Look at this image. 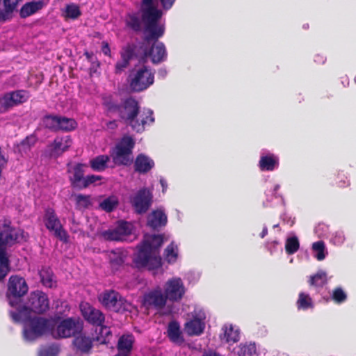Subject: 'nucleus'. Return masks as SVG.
Returning <instances> with one entry per match:
<instances>
[{"label": "nucleus", "instance_id": "obj_1", "mask_svg": "<svg viewBox=\"0 0 356 356\" xmlns=\"http://www.w3.org/2000/svg\"><path fill=\"white\" fill-rule=\"evenodd\" d=\"M163 243V236L161 234L145 235L143 241L137 245L138 252L133 259L135 267L149 270L159 268L161 266L159 253Z\"/></svg>", "mask_w": 356, "mask_h": 356}, {"label": "nucleus", "instance_id": "obj_2", "mask_svg": "<svg viewBox=\"0 0 356 356\" xmlns=\"http://www.w3.org/2000/svg\"><path fill=\"white\" fill-rule=\"evenodd\" d=\"M118 116L126 125L137 133H142L145 131V125L154 122L153 111L150 109L140 111L138 102L132 97L122 101Z\"/></svg>", "mask_w": 356, "mask_h": 356}, {"label": "nucleus", "instance_id": "obj_3", "mask_svg": "<svg viewBox=\"0 0 356 356\" xmlns=\"http://www.w3.org/2000/svg\"><path fill=\"white\" fill-rule=\"evenodd\" d=\"M144 24L145 36L140 46L142 58L150 57L154 64H159L167 58L165 44L159 39L165 33V24H156L153 28L147 29V23Z\"/></svg>", "mask_w": 356, "mask_h": 356}, {"label": "nucleus", "instance_id": "obj_4", "mask_svg": "<svg viewBox=\"0 0 356 356\" xmlns=\"http://www.w3.org/2000/svg\"><path fill=\"white\" fill-rule=\"evenodd\" d=\"M95 335L91 336L86 333H80L74 337L72 341L73 349L79 355H89L95 344L108 345L113 337L108 327H100L99 332L96 330Z\"/></svg>", "mask_w": 356, "mask_h": 356}, {"label": "nucleus", "instance_id": "obj_5", "mask_svg": "<svg viewBox=\"0 0 356 356\" xmlns=\"http://www.w3.org/2000/svg\"><path fill=\"white\" fill-rule=\"evenodd\" d=\"M18 238L19 232L10 226L4 224L0 229V282H3L10 272L6 246L15 243Z\"/></svg>", "mask_w": 356, "mask_h": 356}, {"label": "nucleus", "instance_id": "obj_6", "mask_svg": "<svg viewBox=\"0 0 356 356\" xmlns=\"http://www.w3.org/2000/svg\"><path fill=\"white\" fill-rule=\"evenodd\" d=\"M56 323L53 319L41 316L29 317L24 323L23 334L28 341L36 339L51 332Z\"/></svg>", "mask_w": 356, "mask_h": 356}, {"label": "nucleus", "instance_id": "obj_7", "mask_svg": "<svg viewBox=\"0 0 356 356\" xmlns=\"http://www.w3.org/2000/svg\"><path fill=\"white\" fill-rule=\"evenodd\" d=\"M154 0H142L140 6V13H142V19L143 23H147V29L153 28L159 23L162 17L163 12L157 8L154 4ZM162 8L164 10L170 9L175 0H159Z\"/></svg>", "mask_w": 356, "mask_h": 356}, {"label": "nucleus", "instance_id": "obj_8", "mask_svg": "<svg viewBox=\"0 0 356 356\" xmlns=\"http://www.w3.org/2000/svg\"><path fill=\"white\" fill-rule=\"evenodd\" d=\"M135 144L131 136H123L110 152L113 163L117 165H130L134 161L133 149Z\"/></svg>", "mask_w": 356, "mask_h": 356}, {"label": "nucleus", "instance_id": "obj_9", "mask_svg": "<svg viewBox=\"0 0 356 356\" xmlns=\"http://www.w3.org/2000/svg\"><path fill=\"white\" fill-rule=\"evenodd\" d=\"M99 302L107 309L118 312H131L134 305L114 290H106L98 296Z\"/></svg>", "mask_w": 356, "mask_h": 356}, {"label": "nucleus", "instance_id": "obj_10", "mask_svg": "<svg viewBox=\"0 0 356 356\" xmlns=\"http://www.w3.org/2000/svg\"><path fill=\"white\" fill-rule=\"evenodd\" d=\"M154 81V74L146 66L132 70L128 76L129 88L135 92L147 89Z\"/></svg>", "mask_w": 356, "mask_h": 356}, {"label": "nucleus", "instance_id": "obj_11", "mask_svg": "<svg viewBox=\"0 0 356 356\" xmlns=\"http://www.w3.org/2000/svg\"><path fill=\"white\" fill-rule=\"evenodd\" d=\"M28 290L29 286L24 278L19 275H11L8 282L6 291L9 305L11 307H17Z\"/></svg>", "mask_w": 356, "mask_h": 356}, {"label": "nucleus", "instance_id": "obj_12", "mask_svg": "<svg viewBox=\"0 0 356 356\" xmlns=\"http://www.w3.org/2000/svg\"><path fill=\"white\" fill-rule=\"evenodd\" d=\"M42 123L45 129L52 132H69L77 127V122L74 118L53 114H47L42 118Z\"/></svg>", "mask_w": 356, "mask_h": 356}, {"label": "nucleus", "instance_id": "obj_13", "mask_svg": "<svg viewBox=\"0 0 356 356\" xmlns=\"http://www.w3.org/2000/svg\"><path fill=\"white\" fill-rule=\"evenodd\" d=\"M72 143V138L70 136H56L51 143L47 145L42 156L47 159H56L67 151Z\"/></svg>", "mask_w": 356, "mask_h": 356}, {"label": "nucleus", "instance_id": "obj_14", "mask_svg": "<svg viewBox=\"0 0 356 356\" xmlns=\"http://www.w3.org/2000/svg\"><path fill=\"white\" fill-rule=\"evenodd\" d=\"M29 98L30 93L26 90L7 92L0 99V113H6L13 107L26 102Z\"/></svg>", "mask_w": 356, "mask_h": 356}, {"label": "nucleus", "instance_id": "obj_15", "mask_svg": "<svg viewBox=\"0 0 356 356\" xmlns=\"http://www.w3.org/2000/svg\"><path fill=\"white\" fill-rule=\"evenodd\" d=\"M81 329L82 326L79 321L73 318H67L61 321L56 330L53 329L51 334L55 339L69 338L72 336L75 337Z\"/></svg>", "mask_w": 356, "mask_h": 356}, {"label": "nucleus", "instance_id": "obj_16", "mask_svg": "<svg viewBox=\"0 0 356 356\" xmlns=\"http://www.w3.org/2000/svg\"><path fill=\"white\" fill-rule=\"evenodd\" d=\"M152 193L147 188L138 190L130 197V203L138 214L145 213L152 203Z\"/></svg>", "mask_w": 356, "mask_h": 356}, {"label": "nucleus", "instance_id": "obj_17", "mask_svg": "<svg viewBox=\"0 0 356 356\" xmlns=\"http://www.w3.org/2000/svg\"><path fill=\"white\" fill-rule=\"evenodd\" d=\"M44 221L47 229L49 231H53L56 237L63 242H67L68 234L63 229L59 218L53 209L48 208L46 209Z\"/></svg>", "mask_w": 356, "mask_h": 356}, {"label": "nucleus", "instance_id": "obj_18", "mask_svg": "<svg viewBox=\"0 0 356 356\" xmlns=\"http://www.w3.org/2000/svg\"><path fill=\"white\" fill-rule=\"evenodd\" d=\"M26 307L29 313L32 312L37 314H42L49 309V300L45 293L41 291H33L30 294Z\"/></svg>", "mask_w": 356, "mask_h": 356}, {"label": "nucleus", "instance_id": "obj_19", "mask_svg": "<svg viewBox=\"0 0 356 356\" xmlns=\"http://www.w3.org/2000/svg\"><path fill=\"white\" fill-rule=\"evenodd\" d=\"M166 302V297L160 286L145 293L143 298V305L147 309L160 310L165 307Z\"/></svg>", "mask_w": 356, "mask_h": 356}, {"label": "nucleus", "instance_id": "obj_20", "mask_svg": "<svg viewBox=\"0 0 356 356\" xmlns=\"http://www.w3.org/2000/svg\"><path fill=\"white\" fill-rule=\"evenodd\" d=\"M80 310L83 318L90 324L104 327V314L102 311L95 308L88 302L80 304Z\"/></svg>", "mask_w": 356, "mask_h": 356}, {"label": "nucleus", "instance_id": "obj_21", "mask_svg": "<svg viewBox=\"0 0 356 356\" xmlns=\"http://www.w3.org/2000/svg\"><path fill=\"white\" fill-rule=\"evenodd\" d=\"M185 293V289L180 278L169 280L165 285L164 295L166 300L172 302L179 301Z\"/></svg>", "mask_w": 356, "mask_h": 356}, {"label": "nucleus", "instance_id": "obj_22", "mask_svg": "<svg viewBox=\"0 0 356 356\" xmlns=\"http://www.w3.org/2000/svg\"><path fill=\"white\" fill-rule=\"evenodd\" d=\"M85 164L79 163L68 169L67 172L70 174L69 181L72 188L80 191L81 186L85 177Z\"/></svg>", "mask_w": 356, "mask_h": 356}, {"label": "nucleus", "instance_id": "obj_23", "mask_svg": "<svg viewBox=\"0 0 356 356\" xmlns=\"http://www.w3.org/2000/svg\"><path fill=\"white\" fill-rule=\"evenodd\" d=\"M168 222V218L162 209L152 211L147 216V225L152 229H157L165 226Z\"/></svg>", "mask_w": 356, "mask_h": 356}, {"label": "nucleus", "instance_id": "obj_24", "mask_svg": "<svg viewBox=\"0 0 356 356\" xmlns=\"http://www.w3.org/2000/svg\"><path fill=\"white\" fill-rule=\"evenodd\" d=\"M154 166V161L143 154H139L135 159L134 170L140 174L148 172Z\"/></svg>", "mask_w": 356, "mask_h": 356}, {"label": "nucleus", "instance_id": "obj_25", "mask_svg": "<svg viewBox=\"0 0 356 356\" xmlns=\"http://www.w3.org/2000/svg\"><path fill=\"white\" fill-rule=\"evenodd\" d=\"M278 165L279 160L273 154L261 156L259 162V167L262 171H273Z\"/></svg>", "mask_w": 356, "mask_h": 356}, {"label": "nucleus", "instance_id": "obj_26", "mask_svg": "<svg viewBox=\"0 0 356 356\" xmlns=\"http://www.w3.org/2000/svg\"><path fill=\"white\" fill-rule=\"evenodd\" d=\"M134 341V338L132 334L122 335L118 341V354H127L129 355L132 349Z\"/></svg>", "mask_w": 356, "mask_h": 356}, {"label": "nucleus", "instance_id": "obj_27", "mask_svg": "<svg viewBox=\"0 0 356 356\" xmlns=\"http://www.w3.org/2000/svg\"><path fill=\"white\" fill-rule=\"evenodd\" d=\"M44 6V3L42 1L28 2L21 8L20 17L26 18L41 10Z\"/></svg>", "mask_w": 356, "mask_h": 356}, {"label": "nucleus", "instance_id": "obj_28", "mask_svg": "<svg viewBox=\"0 0 356 356\" xmlns=\"http://www.w3.org/2000/svg\"><path fill=\"white\" fill-rule=\"evenodd\" d=\"M204 329V323L197 318L190 320L185 324V330L190 336H198L203 332Z\"/></svg>", "mask_w": 356, "mask_h": 356}, {"label": "nucleus", "instance_id": "obj_29", "mask_svg": "<svg viewBox=\"0 0 356 356\" xmlns=\"http://www.w3.org/2000/svg\"><path fill=\"white\" fill-rule=\"evenodd\" d=\"M222 330L223 334L220 335V339L227 343H236L239 340V330L234 329L232 325H225Z\"/></svg>", "mask_w": 356, "mask_h": 356}, {"label": "nucleus", "instance_id": "obj_30", "mask_svg": "<svg viewBox=\"0 0 356 356\" xmlns=\"http://www.w3.org/2000/svg\"><path fill=\"white\" fill-rule=\"evenodd\" d=\"M142 17H140L139 13H134L128 14L126 19V25L135 32H140L142 30Z\"/></svg>", "mask_w": 356, "mask_h": 356}, {"label": "nucleus", "instance_id": "obj_31", "mask_svg": "<svg viewBox=\"0 0 356 356\" xmlns=\"http://www.w3.org/2000/svg\"><path fill=\"white\" fill-rule=\"evenodd\" d=\"M110 157L107 155H99L90 161V168L96 172H102L107 168Z\"/></svg>", "mask_w": 356, "mask_h": 356}, {"label": "nucleus", "instance_id": "obj_32", "mask_svg": "<svg viewBox=\"0 0 356 356\" xmlns=\"http://www.w3.org/2000/svg\"><path fill=\"white\" fill-rule=\"evenodd\" d=\"M308 283L311 287H314L317 289L323 288L327 283V275L325 272L318 270L316 274L311 275Z\"/></svg>", "mask_w": 356, "mask_h": 356}, {"label": "nucleus", "instance_id": "obj_33", "mask_svg": "<svg viewBox=\"0 0 356 356\" xmlns=\"http://www.w3.org/2000/svg\"><path fill=\"white\" fill-rule=\"evenodd\" d=\"M168 337L173 342H182L183 337L180 331L179 324L177 321H171L168 327Z\"/></svg>", "mask_w": 356, "mask_h": 356}, {"label": "nucleus", "instance_id": "obj_34", "mask_svg": "<svg viewBox=\"0 0 356 356\" xmlns=\"http://www.w3.org/2000/svg\"><path fill=\"white\" fill-rule=\"evenodd\" d=\"M296 306L299 310H307L309 308H313L314 304L312 299L309 294L305 292H300L298 294V298L296 301Z\"/></svg>", "mask_w": 356, "mask_h": 356}, {"label": "nucleus", "instance_id": "obj_35", "mask_svg": "<svg viewBox=\"0 0 356 356\" xmlns=\"http://www.w3.org/2000/svg\"><path fill=\"white\" fill-rule=\"evenodd\" d=\"M119 204L117 197L112 195L106 197L99 204V207L104 211L110 213L113 211Z\"/></svg>", "mask_w": 356, "mask_h": 356}, {"label": "nucleus", "instance_id": "obj_36", "mask_svg": "<svg viewBox=\"0 0 356 356\" xmlns=\"http://www.w3.org/2000/svg\"><path fill=\"white\" fill-rule=\"evenodd\" d=\"M40 277L42 284L48 288H52L55 285L53 280V273L50 269L42 268L40 271Z\"/></svg>", "mask_w": 356, "mask_h": 356}, {"label": "nucleus", "instance_id": "obj_37", "mask_svg": "<svg viewBox=\"0 0 356 356\" xmlns=\"http://www.w3.org/2000/svg\"><path fill=\"white\" fill-rule=\"evenodd\" d=\"M164 256L168 263L176 261L178 256V248L174 242L170 243L165 249Z\"/></svg>", "mask_w": 356, "mask_h": 356}, {"label": "nucleus", "instance_id": "obj_38", "mask_svg": "<svg viewBox=\"0 0 356 356\" xmlns=\"http://www.w3.org/2000/svg\"><path fill=\"white\" fill-rule=\"evenodd\" d=\"M300 248V243L297 236L289 237L285 243V251L289 255L295 254Z\"/></svg>", "mask_w": 356, "mask_h": 356}, {"label": "nucleus", "instance_id": "obj_39", "mask_svg": "<svg viewBox=\"0 0 356 356\" xmlns=\"http://www.w3.org/2000/svg\"><path fill=\"white\" fill-rule=\"evenodd\" d=\"M29 312L28 311V308L26 306H23L20 308H18L17 312L11 311L10 312V316L13 320L14 322H21L26 321L29 318L28 315Z\"/></svg>", "mask_w": 356, "mask_h": 356}, {"label": "nucleus", "instance_id": "obj_40", "mask_svg": "<svg viewBox=\"0 0 356 356\" xmlns=\"http://www.w3.org/2000/svg\"><path fill=\"white\" fill-rule=\"evenodd\" d=\"M136 45L135 44H127L124 46L120 52L121 59H125L130 62V60L134 57L136 56Z\"/></svg>", "mask_w": 356, "mask_h": 356}, {"label": "nucleus", "instance_id": "obj_41", "mask_svg": "<svg viewBox=\"0 0 356 356\" xmlns=\"http://www.w3.org/2000/svg\"><path fill=\"white\" fill-rule=\"evenodd\" d=\"M136 45L135 44H127L124 46L120 52L121 59H125L130 62V60L134 57L136 56Z\"/></svg>", "mask_w": 356, "mask_h": 356}, {"label": "nucleus", "instance_id": "obj_42", "mask_svg": "<svg viewBox=\"0 0 356 356\" xmlns=\"http://www.w3.org/2000/svg\"><path fill=\"white\" fill-rule=\"evenodd\" d=\"M76 207L78 209H84L91 205L90 195L78 194L75 195Z\"/></svg>", "mask_w": 356, "mask_h": 356}, {"label": "nucleus", "instance_id": "obj_43", "mask_svg": "<svg viewBox=\"0 0 356 356\" xmlns=\"http://www.w3.org/2000/svg\"><path fill=\"white\" fill-rule=\"evenodd\" d=\"M115 228L123 241H126L131 234V225L126 221H120Z\"/></svg>", "mask_w": 356, "mask_h": 356}, {"label": "nucleus", "instance_id": "obj_44", "mask_svg": "<svg viewBox=\"0 0 356 356\" xmlns=\"http://www.w3.org/2000/svg\"><path fill=\"white\" fill-rule=\"evenodd\" d=\"M81 15L79 6L74 3L67 4L65 7V17L76 19Z\"/></svg>", "mask_w": 356, "mask_h": 356}, {"label": "nucleus", "instance_id": "obj_45", "mask_svg": "<svg viewBox=\"0 0 356 356\" xmlns=\"http://www.w3.org/2000/svg\"><path fill=\"white\" fill-rule=\"evenodd\" d=\"M103 105L106 107V111L109 113L118 114L121 104L113 100L111 97H106L103 98Z\"/></svg>", "mask_w": 356, "mask_h": 356}, {"label": "nucleus", "instance_id": "obj_46", "mask_svg": "<svg viewBox=\"0 0 356 356\" xmlns=\"http://www.w3.org/2000/svg\"><path fill=\"white\" fill-rule=\"evenodd\" d=\"M332 185L342 188L348 186L350 185V181L343 172H338L333 178Z\"/></svg>", "mask_w": 356, "mask_h": 356}, {"label": "nucleus", "instance_id": "obj_47", "mask_svg": "<svg viewBox=\"0 0 356 356\" xmlns=\"http://www.w3.org/2000/svg\"><path fill=\"white\" fill-rule=\"evenodd\" d=\"M256 353V346L254 343L240 344L238 355L240 356H252Z\"/></svg>", "mask_w": 356, "mask_h": 356}, {"label": "nucleus", "instance_id": "obj_48", "mask_svg": "<svg viewBox=\"0 0 356 356\" xmlns=\"http://www.w3.org/2000/svg\"><path fill=\"white\" fill-rule=\"evenodd\" d=\"M312 249L317 252L316 255L315 257L318 261H322L325 259V243L322 241H318L312 244Z\"/></svg>", "mask_w": 356, "mask_h": 356}, {"label": "nucleus", "instance_id": "obj_49", "mask_svg": "<svg viewBox=\"0 0 356 356\" xmlns=\"http://www.w3.org/2000/svg\"><path fill=\"white\" fill-rule=\"evenodd\" d=\"M332 299L334 302L341 304L346 300L347 295L341 287H337L333 290Z\"/></svg>", "mask_w": 356, "mask_h": 356}, {"label": "nucleus", "instance_id": "obj_50", "mask_svg": "<svg viewBox=\"0 0 356 356\" xmlns=\"http://www.w3.org/2000/svg\"><path fill=\"white\" fill-rule=\"evenodd\" d=\"M103 177L101 175H90L84 177L83 181L80 188V191L89 187L92 184H95L97 181H101Z\"/></svg>", "mask_w": 356, "mask_h": 356}, {"label": "nucleus", "instance_id": "obj_51", "mask_svg": "<svg viewBox=\"0 0 356 356\" xmlns=\"http://www.w3.org/2000/svg\"><path fill=\"white\" fill-rule=\"evenodd\" d=\"M120 233L116 228L113 229H108L102 233L103 237L108 241H124L122 238L120 236Z\"/></svg>", "mask_w": 356, "mask_h": 356}, {"label": "nucleus", "instance_id": "obj_52", "mask_svg": "<svg viewBox=\"0 0 356 356\" xmlns=\"http://www.w3.org/2000/svg\"><path fill=\"white\" fill-rule=\"evenodd\" d=\"M36 142V139L34 136H27L26 138H24L19 145V149L20 151L26 152L28 150H30L31 147H33Z\"/></svg>", "mask_w": 356, "mask_h": 356}, {"label": "nucleus", "instance_id": "obj_53", "mask_svg": "<svg viewBox=\"0 0 356 356\" xmlns=\"http://www.w3.org/2000/svg\"><path fill=\"white\" fill-rule=\"evenodd\" d=\"M22 0H3L4 13L5 17L6 15L12 13L17 8V4Z\"/></svg>", "mask_w": 356, "mask_h": 356}, {"label": "nucleus", "instance_id": "obj_54", "mask_svg": "<svg viewBox=\"0 0 356 356\" xmlns=\"http://www.w3.org/2000/svg\"><path fill=\"white\" fill-rule=\"evenodd\" d=\"M58 353V348L54 346H48L40 350V356H54Z\"/></svg>", "mask_w": 356, "mask_h": 356}, {"label": "nucleus", "instance_id": "obj_55", "mask_svg": "<svg viewBox=\"0 0 356 356\" xmlns=\"http://www.w3.org/2000/svg\"><path fill=\"white\" fill-rule=\"evenodd\" d=\"M130 62L125 59H121V60L116 63L115 66V72L116 74H121L129 65Z\"/></svg>", "mask_w": 356, "mask_h": 356}, {"label": "nucleus", "instance_id": "obj_56", "mask_svg": "<svg viewBox=\"0 0 356 356\" xmlns=\"http://www.w3.org/2000/svg\"><path fill=\"white\" fill-rule=\"evenodd\" d=\"M102 51L106 56H111V49L107 42L103 41L102 43Z\"/></svg>", "mask_w": 356, "mask_h": 356}, {"label": "nucleus", "instance_id": "obj_57", "mask_svg": "<svg viewBox=\"0 0 356 356\" xmlns=\"http://www.w3.org/2000/svg\"><path fill=\"white\" fill-rule=\"evenodd\" d=\"M124 261L122 257H118L113 259L111 260V264L113 267L114 266H120L123 264Z\"/></svg>", "mask_w": 356, "mask_h": 356}, {"label": "nucleus", "instance_id": "obj_58", "mask_svg": "<svg viewBox=\"0 0 356 356\" xmlns=\"http://www.w3.org/2000/svg\"><path fill=\"white\" fill-rule=\"evenodd\" d=\"M84 56L86 57L87 60L90 62L93 63V53L92 52H88L86 51L84 53Z\"/></svg>", "mask_w": 356, "mask_h": 356}, {"label": "nucleus", "instance_id": "obj_59", "mask_svg": "<svg viewBox=\"0 0 356 356\" xmlns=\"http://www.w3.org/2000/svg\"><path fill=\"white\" fill-rule=\"evenodd\" d=\"M106 125H107L108 128H109V129H115L118 127V124H117V122L115 120L109 121L106 124Z\"/></svg>", "mask_w": 356, "mask_h": 356}, {"label": "nucleus", "instance_id": "obj_60", "mask_svg": "<svg viewBox=\"0 0 356 356\" xmlns=\"http://www.w3.org/2000/svg\"><path fill=\"white\" fill-rule=\"evenodd\" d=\"M202 356H221L219 354H217L215 352L209 351L204 353Z\"/></svg>", "mask_w": 356, "mask_h": 356}, {"label": "nucleus", "instance_id": "obj_61", "mask_svg": "<svg viewBox=\"0 0 356 356\" xmlns=\"http://www.w3.org/2000/svg\"><path fill=\"white\" fill-rule=\"evenodd\" d=\"M267 234H268V229L266 227H264L260 234V236L261 238H264L267 235Z\"/></svg>", "mask_w": 356, "mask_h": 356}, {"label": "nucleus", "instance_id": "obj_62", "mask_svg": "<svg viewBox=\"0 0 356 356\" xmlns=\"http://www.w3.org/2000/svg\"><path fill=\"white\" fill-rule=\"evenodd\" d=\"M315 61H321L323 63H324V58L323 56H320V55H317L316 56V59H315Z\"/></svg>", "mask_w": 356, "mask_h": 356}, {"label": "nucleus", "instance_id": "obj_63", "mask_svg": "<svg viewBox=\"0 0 356 356\" xmlns=\"http://www.w3.org/2000/svg\"><path fill=\"white\" fill-rule=\"evenodd\" d=\"M115 356H129L127 354H117Z\"/></svg>", "mask_w": 356, "mask_h": 356}, {"label": "nucleus", "instance_id": "obj_64", "mask_svg": "<svg viewBox=\"0 0 356 356\" xmlns=\"http://www.w3.org/2000/svg\"><path fill=\"white\" fill-rule=\"evenodd\" d=\"M279 188H280V186H279V185H275V188H274V191H277L279 189Z\"/></svg>", "mask_w": 356, "mask_h": 356}]
</instances>
